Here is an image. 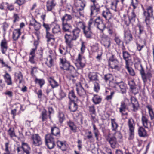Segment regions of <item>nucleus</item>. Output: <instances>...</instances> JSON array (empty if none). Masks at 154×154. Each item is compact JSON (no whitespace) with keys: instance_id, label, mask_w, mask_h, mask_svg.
<instances>
[{"instance_id":"nucleus-42","label":"nucleus","mask_w":154,"mask_h":154,"mask_svg":"<svg viewBox=\"0 0 154 154\" xmlns=\"http://www.w3.org/2000/svg\"><path fill=\"white\" fill-rule=\"evenodd\" d=\"M67 124L72 131H73L74 132H76V126L73 122L69 121L68 122Z\"/></svg>"},{"instance_id":"nucleus-18","label":"nucleus","mask_w":154,"mask_h":154,"mask_svg":"<svg viewBox=\"0 0 154 154\" xmlns=\"http://www.w3.org/2000/svg\"><path fill=\"white\" fill-rule=\"evenodd\" d=\"M88 77L89 82L96 81L98 80V76L96 72H90L88 74Z\"/></svg>"},{"instance_id":"nucleus-38","label":"nucleus","mask_w":154,"mask_h":154,"mask_svg":"<svg viewBox=\"0 0 154 154\" xmlns=\"http://www.w3.org/2000/svg\"><path fill=\"white\" fill-rule=\"evenodd\" d=\"M146 108L148 110L149 114L150 117L151 119L153 120L154 119V112L152 106L150 105H148L146 106Z\"/></svg>"},{"instance_id":"nucleus-33","label":"nucleus","mask_w":154,"mask_h":154,"mask_svg":"<svg viewBox=\"0 0 154 154\" xmlns=\"http://www.w3.org/2000/svg\"><path fill=\"white\" fill-rule=\"evenodd\" d=\"M48 82L52 88L57 87L59 85L57 82L52 77H50L49 78Z\"/></svg>"},{"instance_id":"nucleus-4","label":"nucleus","mask_w":154,"mask_h":154,"mask_svg":"<svg viewBox=\"0 0 154 154\" xmlns=\"http://www.w3.org/2000/svg\"><path fill=\"white\" fill-rule=\"evenodd\" d=\"M17 154H30L31 149L27 143L22 142L21 147H17L16 149Z\"/></svg>"},{"instance_id":"nucleus-46","label":"nucleus","mask_w":154,"mask_h":154,"mask_svg":"<svg viewBox=\"0 0 154 154\" xmlns=\"http://www.w3.org/2000/svg\"><path fill=\"white\" fill-rule=\"evenodd\" d=\"M8 134L9 135L11 138L16 137L14 128H10L8 131Z\"/></svg>"},{"instance_id":"nucleus-32","label":"nucleus","mask_w":154,"mask_h":154,"mask_svg":"<svg viewBox=\"0 0 154 154\" xmlns=\"http://www.w3.org/2000/svg\"><path fill=\"white\" fill-rule=\"evenodd\" d=\"M46 38H47L48 42L49 43L50 42H51L52 45H53L55 40L54 36L49 32H48L46 33Z\"/></svg>"},{"instance_id":"nucleus-61","label":"nucleus","mask_w":154,"mask_h":154,"mask_svg":"<svg viewBox=\"0 0 154 154\" xmlns=\"http://www.w3.org/2000/svg\"><path fill=\"white\" fill-rule=\"evenodd\" d=\"M104 79L107 82L109 81L110 82L111 80L113 79L112 76L110 74L106 75L104 76Z\"/></svg>"},{"instance_id":"nucleus-39","label":"nucleus","mask_w":154,"mask_h":154,"mask_svg":"<svg viewBox=\"0 0 154 154\" xmlns=\"http://www.w3.org/2000/svg\"><path fill=\"white\" fill-rule=\"evenodd\" d=\"M102 99L100 97L97 95H94L92 100L95 104H99L101 101Z\"/></svg>"},{"instance_id":"nucleus-25","label":"nucleus","mask_w":154,"mask_h":154,"mask_svg":"<svg viewBox=\"0 0 154 154\" xmlns=\"http://www.w3.org/2000/svg\"><path fill=\"white\" fill-rule=\"evenodd\" d=\"M123 56L124 59L125 61L126 66H129V61L131 60V57L129 53L126 51H123Z\"/></svg>"},{"instance_id":"nucleus-59","label":"nucleus","mask_w":154,"mask_h":154,"mask_svg":"<svg viewBox=\"0 0 154 154\" xmlns=\"http://www.w3.org/2000/svg\"><path fill=\"white\" fill-rule=\"evenodd\" d=\"M59 53L62 55H65L67 52V49L63 47H61L59 49Z\"/></svg>"},{"instance_id":"nucleus-23","label":"nucleus","mask_w":154,"mask_h":154,"mask_svg":"<svg viewBox=\"0 0 154 154\" xmlns=\"http://www.w3.org/2000/svg\"><path fill=\"white\" fill-rule=\"evenodd\" d=\"M1 50L2 53L5 54L8 48L7 43L5 39L2 40L0 44Z\"/></svg>"},{"instance_id":"nucleus-1","label":"nucleus","mask_w":154,"mask_h":154,"mask_svg":"<svg viewBox=\"0 0 154 154\" xmlns=\"http://www.w3.org/2000/svg\"><path fill=\"white\" fill-rule=\"evenodd\" d=\"M93 26H96L102 32L106 28L105 24L103 23L100 17H97L94 20L92 18H91L88 22V26L83 30L84 33L86 38H91L92 33L91 28Z\"/></svg>"},{"instance_id":"nucleus-37","label":"nucleus","mask_w":154,"mask_h":154,"mask_svg":"<svg viewBox=\"0 0 154 154\" xmlns=\"http://www.w3.org/2000/svg\"><path fill=\"white\" fill-rule=\"evenodd\" d=\"M72 19V16L70 14H66L61 18L62 22L68 23Z\"/></svg>"},{"instance_id":"nucleus-63","label":"nucleus","mask_w":154,"mask_h":154,"mask_svg":"<svg viewBox=\"0 0 154 154\" xmlns=\"http://www.w3.org/2000/svg\"><path fill=\"white\" fill-rule=\"evenodd\" d=\"M94 89L95 91L98 92L100 89V86L99 83L97 82L94 83Z\"/></svg>"},{"instance_id":"nucleus-19","label":"nucleus","mask_w":154,"mask_h":154,"mask_svg":"<svg viewBox=\"0 0 154 154\" xmlns=\"http://www.w3.org/2000/svg\"><path fill=\"white\" fill-rule=\"evenodd\" d=\"M124 38L126 42H129L132 40V35L128 29L124 30Z\"/></svg>"},{"instance_id":"nucleus-15","label":"nucleus","mask_w":154,"mask_h":154,"mask_svg":"<svg viewBox=\"0 0 154 154\" xmlns=\"http://www.w3.org/2000/svg\"><path fill=\"white\" fill-rule=\"evenodd\" d=\"M51 134L53 137L58 139L60 137V131L59 128L56 127L51 128Z\"/></svg>"},{"instance_id":"nucleus-57","label":"nucleus","mask_w":154,"mask_h":154,"mask_svg":"<svg viewBox=\"0 0 154 154\" xmlns=\"http://www.w3.org/2000/svg\"><path fill=\"white\" fill-rule=\"evenodd\" d=\"M69 98L71 100L72 99H77V97L75 95L73 90H71L69 93Z\"/></svg>"},{"instance_id":"nucleus-27","label":"nucleus","mask_w":154,"mask_h":154,"mask_svg":"<svg viewBox=\"0 0 154 154\" xmlns=\"http://www.w3.org/2000/svg\"><path fill=\"white\" fill-rule=\"evenodd\" d=\"M3 77L5 82L8 85H12V82L11 78L10 75L8 73L6 72L4 75Z\"/></svg>"},{"instance_id":"nucleus-9","label":"nucleus","mask_w":154,"mask_h":154,"mask_svg":"<svg viewBox=\"0 0 154 154\" xmlns=\"http://www.w3.org/2000/svg\"><path fill=\"white\" fill-rule=\"evenodd\" d=\"M55 138L50 134L46 135L45 140L46 145L49 149H52L55 146Z\"/></svg>"},{"instance_id":"nucleus-6","label":"nucleus","mask_w":154,"mask_h":154,"mask_svg":"<svg viewBox=\"0 0 154 154\" xmlns=\"http://www.w3.org/2000/svg\"><path fill=\"white\" fill-rule=\"evenodd\" d=\"M143 14L145 17V21L146 24L147 21H149L151 17H153V9L152 5L147 6L146 9H143Z\"/></svg>"},{"instance_id":"nucleus-50","label":"nucleus","mask_w":154,"mask_h":154,"mask_svg":"<svg viewBox=\"0 0 154 154\" xmlns=\"http://www.w3.org/2000/svg\"><path fill=\"white\" fill-rule=\"evenodd\" d=\"M58 118L59 122L60 123H62L65 119V115L62 112L59 113L58 116Z\"/></svg>"},{"instance_id":"nucleus-11","label":"nucleus","mask_w":154,"mask_h":154,"mask_svg":"<svg viewBox=\"0 0 154 154\" xmlns=\"http://www.w3.org/2000/svg\"><path fill=\"white\" fill-rule=\"evenodd\" d=\"M31 138L33 145L35 146H38L42 144V142L41 138L38 134H32Z\"/></svg>"},{"instance_id":"nucleus-29","label":"nucleus","mask_w":154,"mask_h":154,"mask_svg":"<svg viewBox=\"0 0 154 154\" xmlns=\"http://www.w3.org/2000/svg\"><path fill=\"white\" fill-rule=\"evenodd\" d=\"M69 109L71 112H75L77 109L78 105L74 100H71L69 103Z\"/></svg>"},{"instance_id":"nucleus-40","label":"nucleus","mask_w":154,"mask_h":154,"mask_svg":"<svg viewBox=\"0 0 154 154\" xmlns=\"http://www.w3.org/2000/svg\"><path fill=\"white\" fill-rule=\"evenodd\" d=\"M103 45L105 47L107 48H108L109 47L110 45V42L109 38L108 36H106L105 38H103Z\"/></svg>"},{"instance_id":"nucleus-8","label":"nucleus","mask_w":154,"mask_h":154,"mask_svg":"<svg viewBox=\"0 0 154 154\" xmlns=\"http://www.w3.org/2000/svg\"><path fill=\"white\" fill-rule=\"evenodd\" d=\"M135 125L134 120L131 118H129L128 122L129 131V140L132 139L134 137Z\"/></svg>"},{"instance_id":"nucleus-10","label":"nucleus","mask_w":154,"mask_h":154,"mask_svg":"<svg viewBox=\"0 0 154 154\" xmlns=\"http://www.w3.org/2000/svg\"><path fill=\"white\" fill-rule=\"evenodd\" d=\"M76 61L77 62L76 63V65L78 69H82L85 66L86 63V60L81 54H79Z\"/></svg>"},{"instance_id":"nucleus-20","label":"nucleus","mask_w":154,"mask_h":154,"mask_svg":"<svg viewBox=\"0 0 154 154\" xmlns=\"http://www.w3.org/2000/svg\"><path fill=\"white\" fill-rule=\"evenodd\" d=\"M30 25L34 26L36 31H38L41 27L40 24L37 22L35 19H32L30 20Z\"/></svg>"},{"instance_id":"nucleus-3","label":"nucleus","mask_w":154,"mask_h":154,"mask_svg":"<svg viewBox=\"0 0 154 154\" xmlns=\"http://www.w3.org/2000/svg\"><path fill=\"white\" fill-rule=\"evenodd\" d=\"M80 32V30L78 28H75L72 31V35L70 34L65 33L64 36L65 42L76 40L79 37Z\"/></svg>"},{"instance_id":"nucleus-53","label":"nucleus","mask_w":154,"mask_h":154,"mask_svg":"<svg viewBox=\"0 0 154 154\" xmlns=\"http://www.w3.org/2000/svg\"><path fill=\"white\" fill-rule=\"evenodd\" d=\"M119 64V62L117 60V63H116L115 62H113L112 64H111L110 63H109V66L112 69H116L118 70L119 69L118 65Z\"/></svg>"},{"instance_id":"nucleus-36","label":"nucleus","mask_w":154,"mask_h":154,"mask_svg":"<svg viewBox=\"0 0 154 154\" xmlns=\"http://www.w3.org/2000/svg\"><path fill=\"white\" fill-rule=\"evenodd\" d=\"M49 117L48 115L47 112L45 109L42 111L41 116L39 117L42 119V121L44 122Z\"/></svg>"},{"instance_id":"nucleus-30","label":"nucleus","mask_w":154,"mask_h":154,"mask_svg":"<svg viewBox=\"0 0 154 154\" xmlns=\"http://www.w3.org/2000/svg\"><path fill=\"white\" fill-rule=\"evenodd\" d=\"M119 112L122 113V115H127V113L124 114L123 112H125L128 109L127 105L124 101H122L121 103L120 106L119 108Z\"/></svg>"},{"instance_id":"nucleus-34","label":"nucleus","mask_w":154,"mask_h":154,"mask_svg":"<svg viewBox=\"0 0 154 154\" xmlns=\"http://www.w3.org/2000/svg\"><path fill=\"white\" fill-rule=\"evenodd\" d=\"M119 2L118 0H115L112 2L110 4V8L116 12L119 11V9L117 7V5Z\"/></svg>"},{"instance_id":"nucleus-24","label":"nucleus","mask_w":154,"mask_h":154,"mask_svg":"<svg viewBox=\"0 0 154 154\" xmlns=\"http://www.w3.org/2000/svg\"><path fill=\"white\" fill-rule=\"evenodd\" d=\"M20 29H15L13 32L12 38L14 41H17L21 34Z\"/></svg>"},{"instance_id":"nucleus-16","label":"nucleus","mask_w":154,"mask_h":154,"mask_svg":"<svg viewBox=\"0 0 154 154\" xmlns=\"http://www.w3.org/2000/svg\"><path fill=\"white\" fill-rule=\"evenodd\" d=\"M148 118L149 117L148 115L142 113L141 120L142 124L145 128H149Z\"/></svg>"},{"instance_id":"nucleus-21","label":"nucleus","mask_w":154,"mask_h":154,"mask_svg":"<svg viewBox=\"0 0 154 154\" xmlns=\"http://www.w3.org/2000/svg\"><path fill=\"white\" fill-rule=\"evenodd\" d=\"M62 29L64 32H70L72 29L71 25L68 23L62 22Z\"/></svg>"},{"instance_id":"nucleus-5","label":"nucleus","mask_w":154,"mask_h":154,"mask_svg":"<svg viewBox=\"0 0 154 154\" xmlns=\"http://www.w3.org/2000/svg\"><path fill=\"white\" fill-rule=\"evenodd\" d=\"M79 1L81 8H78L77 12L74 13V19L75 18L80 19V17L83 16V10L86 5V2L84 0H79Z\"/></svg>"},{"instance_id":"nucleus-31","label":"nucleus","mask_w":154,"mask_h":154,"mask_svg":"<svg viewBox=\"0 0 154 154\" xmlns=\"http://www.w3.org/2000/svg\"><path fill=\"white\" fill-rule=\"evenodd\" d=\"M117 84L119 87L122 94H125L126 91L127 87L126 85L122 81L117 83Z\"/></svg>"},{"instance_id":"nucleus-7","label":"nucleus","mask_w":154,"mask_h":154,"mask_svg":"<svg viewBox=\"0 0 154 154\" xmlns=\"http://www.w3.org/2000/svg\"><path fill=\"white\" fill-rule=\"evenodd\" d=\"M93 3L92 5H90V9L91 11V16H94L98 14L100 9V6L96 2L97 0H90Z\"/></svg>"},{"instance_id":"nucleus-41","label":"nucleus","mask_w":154,"mask_h":154,"mask_svg":"<svg viewBox=\"0 0 154 154\" xmlns=\"http://www.w3.org/2000/svg\"><path fill=\"white\" fill-rule=\"evenodd\" d=\"M49 58L47 59V61L45 63V64L49 67H51L54 66V59L52 58L51 55L49 56Z\"/></svg>"},{"instance_id":"nucleus-55","label":"nucleus","mask_w":154,"mask_h":154,"mask_svg":"<svg viewBox=\"0 0 154 154\" xmlns=\"http://www.w3.org/2000/svg\"><path fill=\"white\" fill-rule=\"evenodd\" d=\"M17 105V106L15 109L11 110V114L13 115V117L14 119L15 118V117L16 115V111L17 110V108L19 107L20 109L22 107L21 105L19 103H18Z\"/></svg>"},{"instance_id":"nucleus-28","label":"nucleus","mask_w":154,"mask_h":154,"mask_svg":"<svg viewBox=\"0 0 154 154\" xmlns=\"http://www.w3.org/2000/svg\"><path fill=\"white\" fill-rule=\"evenodd\" d=\"M111 123L112 126V131H114L115 132L114 135H115V134L116 133H119L118 132L116 131L117 130V128L118 126V124L116 122L115 119H111Z\"/></svg>"},{"instance_id":"nucleus-12","label":"nucleus","mask_w":154,"mask_h":154,"mask_svg":"<svg viewBox=\"0 0 154 154\" xmlns=\"http://www.w3.org/2000/svg\"><path fill=\"white\" fill-rule=\"evenodd\" d=\"M76 91L77 94L80 97H84L86 95V91L80 84H76Z\"/></svg>"},{"instance_id":"nucleus-51","label":"nucleus","mask_w":154,"mask_h":154,"mask_svg":"<svg viewBox=\"0 0 154 154\" xmlns=\"http://www.w3.org/2000/svg\"><path fill=\"white\" fill-rule=\"evenodd\" d=\"M140 88V86H138L136 85L135 86L131 88L130 89L132 93L134 95H135L138 93Z\"/></svg>"},{"instance_id":"nucleus-47","label":"nucleus","mask_w":154,"mask_h":154,"mask_svg":"<svg viewBox=\"0 0 154 154\" xmlns=\"http://www.w3.org/2000/svg\"><path fill=\"white\" fill-rule=\"evenodd\" d=\"M35 81L36 83L39 85L40 88H42L45 83V80L43 79H39L36 78Z\"/></svg>"},{"instance_id":"nucleus-14","label":"nucleus","mask_w":154,"mask_h":154,"mask_svg":"<svg viewBox=\"0 0 154 154\" xmlns=\"http://www.w3.org/2000/svg\"><path fill=\"white\" fill-rule=\"evenodd\" d=\"M102 16L107 20H109L112 17V15L109 10L106 9L101 12Z\"/></svg>"},{"instance_id":"nucleus-58","label":"nucleus","mask_w":154,"mask_h":154,"mask_svg":"<svg viewBox=\"0 0 154 154\" xmlns=\"http://www.w3.org/2000/svg\"><path fill=\"white\" fill-rule=\"evenodd\" d=\"M113 62H114L116 63H117V59L116 58L115 56L112 54L111 56L109 58V63H111V64H112Z\"/></svg>"},{"instance_id":"nucleus-26","label":"nucleus","mask_w":154,"mask_h":154,"mask_svg":"<svg viewBox=\"0 0 154 154\" xmlns=\"http://www.w3.org/2000/svg\"><path fill=\"white\" fill-rule=\"evenodd\" d=\"M131 103L132 105L133 110L135 111L137 110L138 106V103L136 99L134 97H131Z\"/></svg>"},{"instance_id":"nucleus-45","label":"nucleus","mask_w":154,"mask_h":154,"mask_svg":"<svg viewBox=\"0 0 154 154\" xmlns=\"http://www.w3.org/2000/svg\"><path fill=\"white\" fill-rule=\"evenodd\" d=\"M5 150L6 152L13 153H14V152L12 151L11 150L9 142H6L5 143Z\"/></svg>"},{"instance_id":"nucleus-35","label":"nucleus","mask_w":154,"mask_h":154,"mask_svg":"<svg viewBox=\"0 0 154 154\" xmlns=\"http://www.w3.org/2000/svg\"><path fill=\"white\" fill-rule=\"evenodd\" d=\"M75 22L77 26L76 28H78L80 30V29L79 28L82 29L83 30L87 27L86 26L85 23L83 21L80 20L77 21L76 20L75 21Z\"/></svg>"},{"instance_id":"nucleus-49","label":"nucleus","mask_w":154,"mask_h":154,"mask_svg":"<svg viewBox=\"0 0 154 154\" xmlns=\"http://www.w3.org/2000/svg\"><path fill=\"white\" fill-rule=\"evenodd\" d=\"M136 17V15L135 13V11H132L131 14L129 17V22L131 23L134 22Z\"/></svg>"},{"instance_id":"nucleus-44","label":"nucleus","mask_w":154,"mask_h":154,"mask_svg":"<svg viewBox=\"0 0 154 154\" xmlns=\"http://www.w3.org/2000/svg\"><path fill=\"white\" fill-rule=\"evenodd\" d=\"M138 134L140 137H144L146 134V131L144 128L140 127L138 130Z\"/></svg>"},{"instance_id":"nucleus-48","label":"nucleus","mask_w":154,"mask_h":154,"mask_svg":"<svg viewBox=\"0 0 154 154\" xmlns=\"http://www.w3.org/2000/svg\"><path fill=\"white\" fill-rule=\"evenodd\" d=\"M52 32L54 34L61 32V29L60 26L58 24L56 25L52 28Z\"/></svg>"},{"instance_id":"nucleus-54","label":"nucleus","mask_w":154,"mask_h":154,"mask_svg":"<svg viewBox=\"0 0 154 154\" xmlns=\"http://www.w3.org/2000/svg\"><path fill=\"white\" fill-rule=\"evenodd\" d=\"M88 110L91 115H94L96 113V110L95 106L94 105L89 106Z\"/></svg>"},{"instance_id":"nucleus-60","label":"nucleus","mask_w":154,"mask_h":154,"mask_svg":"<svg viewBox=\"0 0 154 154\" xmlns=\"http://www.w3.org/2000/svg\"><path fill=\"white\" fill-rule=\"evenodd\" d=\"M138 5V3L134 2V0L131 1L130 6L131 7H132V11H135V10L137 8Z\"/></svg>"},{"instance_id":"nucleus-22","label":"nucleus","mask_w":154,"mask_h":154,"mask_svg":"<svg viewBox=\"0 0 154 154\" xmlns=\"http://www.w3.org/2000/svg\"><path fill=\"white\" fill-rule=\"evenodd\" d=\"M57 146L63 151H66L68 148V145L65 142L58 140L57 142Z\"/></svg>"},{"instance_id":"nucleus-2","label":"nucleus","mask_w":154,"mask_h":154,"mask_svg":"<svg viewBox=\"0 0 154 154\" xmlns=\"http://www.w3.org/2000/svg\"><path fill=\"white\" fill-rule=\"evenodd\" d=\"M60 68L67 72V76L70 79L73 78L78 75V73L74 67L70 64L69 62L66 58L60 59Z\"/></svg>"},{"instance_id":"nucleus-62","label":"nucleus","mask_w":154,"mask_h":154,"mask_svg":"<svg viewBox=\"0 0 154 154\" xmlns=\"http://www.w3.org/2000/svg\"><path fill=\"white\" fill-rule=\"evenodd\" d=\"M5 4L6 5L7 8L8 10L12 11L14 9V7L12 4L6 2Z\"/></svg>"},{"instance_id":"nucleus-56","label":"nucleus","mask_w":154,"mask_h":154,"mask_svg":"<svg viewBox=\"0 0 154 154\" xmlns=\"http://www.w3.org/2000/svg\"><path fill=\"white\" fill-rule=\"evenodd\" d=\"M140 65L141 67V69L140 71V72L143 81L144 82H146V73H145L144 72V71L143 68L142 67V65L140 64Z\"/></svg>"},{"instance_id":"nucleus-43","label":"nucleus","mask_w":154,"mask_h":154,"mask_svg":"<svg viewBox=\"0 0 154 154\" xmlns=\"http://www.w3.org/2000/svg\"><path fill=\"white\" fill-rule=\"evenodd\" d=\"M93 129V133L94 134L95 137L96 138L97 140H98V136L99 134V132L95 124L92 123Z\"/></svg>"},{"instance_id":"nucleus-64","label":"nucleus","mask_w":154,"mask_h":154,"mask_svg":"<svg viewBox=\"0 0 154 154\" xmlns=\"http://www.w3.org/2000/svg\"><path fill=\"white\" fill-rule=\"evenodd\" d=\"M59 96L60 100H61L66 96V94L61 90H60L59 93Z\"/></svg>"},{"instance_id":"nucleus-52","label":"nucleus","mask_w":154,"mask_h":154,"mask_svg":"<svg viewBox=\"0 0 154 154\" xmlns=\"http://www.w3.org/2000/svg\"><path fill=\"white\" fill-rule=\"evenodd\" d=\"M137 26L138 27L139 30V35H141V34L145 33L146 32L145 30L144 26L140 24H138Z\"/></svg>"},{"instance_id":"nucleus-17","label":"nucleus","mask_w":154,"mask_h":154,"mask_svg":"<svg viewBox=\"0 0 154 154\" xmlns=\"http://www.w3.org/2000/svg\"><path fill=\"white\" fill-rule=\"evenodd\" d=\"M106 140L110 145L111 147L113 148H115L116 147L117 144L116 138L115 137H112L107 136L106 138Z\"/></svg>"},{"instance_id":"nucleus-13","label":"nucleus","mask_w":154,"mask_h":154,"mask_svg":"<svg viewBox=\"0 0 154 154\" xmlns=\"http://www.w3.org/2000/svg\"><path fill=\"white\" fill-rule=\"evenodd\" d=\"M57 4L55 0H48L46 2V7L48 11H51Z\"/></svg>"}]
</instances>
